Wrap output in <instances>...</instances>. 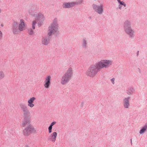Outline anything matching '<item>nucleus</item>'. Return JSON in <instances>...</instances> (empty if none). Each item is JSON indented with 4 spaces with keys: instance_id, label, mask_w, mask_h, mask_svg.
<instances>
[{
    "instance_id": "nucleus-1",
    "label": "nucleus",
    "mask_w": 147,
    "mask_h": 147,
    "mask_svg": "<svg viewBox=\"0 0 147 147\" xmlns=\"http://www.w3.org/2000/svg\"><path fill=\"white\" fill-rule=\"evenodd\" d=\"M131 22L129 20H126L124 22L123 27L125 34L130 38L133 39L135 37V31L131 27Z\"/></svg>"
},
{
    "instance_id": "nucleus-2",
    "label": "nucleus",
    "mask_w": 147,
    "mask_h": 147,
    "mask_svg": "<svg viewBox=\"0 0 147 147\" xmlns=\"http://www.w3.org/2000/svg\"><path fill=\"white\" fill-rule=\"evenodd\" d=\"M73 75V69L70 67L63 74L61 80V83L62 85L66 84L71 79Z\"/></svg>"
},
{
    "instance_id": "nucleus-3",
    "label": "nucleus",
    "mask_w": 147,
    "mask_h": 147,
    "mask_svg": "<svg viewBox=\"0 0 147 147\" xmlns=\"http://www.w3.org/2000/svg\"><path fill=\"white\" fill-rule=\"evenodd\" d=\"M100 70L96 63L94 64L91 65L90 66L86 71L85 74L88 76L93 78Z\"/></svg>"
},
{
    "instance_id": "nucleus-4",
    "label": "nucleus",
    "mask_w": 147,
    "mask_h": 147,
    "mask_svg": "<svg viewBox=\"0 0 147 147\" xmlns=\"http://www.w3.org/2000/svg\"><path fill=\"white\" fill-rule=\"evenodd\" d=\"M58 27L57 20L55 18L48 28L47 30L48 36H51L57 33L58 30Z\"/></svg>"
},
{
    "instance_id": "nucleus-5",
    "label": "nucleus",
    "mask_w": 147,
    "mask_h": 147,
    "mask_svg": "<svg viewBox=\"0 0 147 147\" xmlns=\"http://www.w3.org/2000/svg\"><path fill=\"white\" fill-rule=\"evenodd\" d=\"M100 70L102 69H108L113 64V61L111 60L105 59L102 60L96 63Z\"/></svg>"
},
{
    "instance_id": "nucleus-6",
    "label": "nucleus",
    "mask_w": 147,
    "mask_h": 147,
    "mask_svg": "<svg viewBox=\"0 0 147 147\" xmlns=\"http://www.w3.org/2000/svg\"><path fill=\"white\" fill-rule=\"evenodd\" d=\"M33 16L35 18L36 20L38 21V26H40L42 24L45 20V17L43 14L39 13L38 14H36Z\"/></svg>"
},
{
    "instance_id": "nucleus-7",
    "label": "nucleus",
    "mask_w": 147,
    "mask_h": 147,
    "mask_svg": "<svg viewBox=\"0 0 147 147\" xmlns=\"http://www.w3.org/2000/svg\"><path fill=\"white\" fill-rule=\"evenodd\" d=\"M36 130L32 125H29L23 131V134L25 136H28L31 133H35Z\"/></svg>"
},
{
    "instance_id": "nucleus-8",
    "label": "nucleus",
    "mask_w": 147,
    "mask_h": 147,
    "mask_svg": "<svg viewBox=\"0 0 147 147\" xmlns=\"http://www.w3.org/2000/svg\"><path fill=\"white\" fill-rule=\"evenodd\" d=\"M92 7L94 11L99 15H102L104 12V6L103 5H98L93 4Z\"/></svg>"
},
{
    "instance_id": "nucleus-9",
    "label": "nucleus",
    "mask_w": 147,
    "mask_h": 147,
    "mask_svg": "<svg viewBox=\"0 0 147 147\" xmlns=\"http://www.w3.org/2000/svg\"><path fill=\"white\" fill-rule=\"evenodd\" d=\"M131 99V97L128 96L125 97L123 99V105L125 109H128L130 106V100Z\"/></svg>"
},
{
    "instance_id": "nucleus-10",
    "label": "nucleus",
    "mask_w": 147,
    "mask_h": 147,
    "mask_svg": "<svg viewBox=\"0 0 147 147\" xmlns=\"http://www.w3.org/2000/svg\"><path fill=\"white\" fill-rule=\"evenodd\" d=\"M20 106L23 113L24 115L27 117L29 113V111L27 106L23 103H21L19 105Z\"/></svg>"
},
{
    "instance_id": "nucleus-11",
    "label": "nucleus",
    "mask_w": 147,
    "mask_h": 147,
    "mask_svg": "<svg viewBox=\"0 0 147 147\" xmlns=\"http://www.w3.org/2000/svg\"><path fill=\"white\" fill-rule=\"evenodd\" d=\"M12 29L14 34H18L19 32L18 24L17 22L14 21L12 23Z\"/></svg>"
},
{
    "instance_id": "nucleus-12",
    "label": "nucleus",
    "mask_w": 147,
    "mask_h": 147,
    "mask_svg": "<svg viewBox=\"0 0 147 147\" xmlns=\"http://www.w3.org/2000/svg\"><path fill=\"white\" fill-rule=\"evenodd\" d=\"M51 38L50 36H45L42 37L41 41L42 45H47L50 43Z\"/></svg>"
},
{
    "instance_id": "nucleus-13",
    "label": "nucleus",
    "mask_w": 147,
    "mask_h": 147,
    "mask_svg": "<svg viewBox=\"0 0 147 147\" xmlns=\"http://www.w3.org/2000/svg\"><path fill=\"white\" fill-rule=\"evenodd\" d=\"M18 29L19 31H22L24 30L26 26V24L24 22V21L22 19L20 20V23L18 25Z\"/></svg>"
},
{
    "instance_id": "nucleus-14",
    "label": "nucleus",
    "mask_w": 147,
    "mask_h": 147,
    "mask_svg": "<svg viewBox=\"0 0 147 147\" xmlns=\"http://www.w3.org/2000/svg\"><path fill=\"white\" fill-rule=\"evenodd\" d=\"M51 77L50 76H49L46 77L45 80L44 81L45 84L44 86L46 88H49L51 85Z\"/></svg>"
},
{
    "instance_id": "nucleus-15",
    "label": "nucleus",
    "mask_w": 147,
    "mask_h": 147,
    "mask_svg": "<svg viewBox=\"0 0 147 147\" xmlns=\"http://www.w3.org/2000/svg\"><path fill=\"white\" fill-rule=\"evenodd\" d=\"M63 7L64 8H69L74 6V2H65L63 4Z\"/></svg>"
},
{
    "instance_id": "nucleus-16",
    "label": "nucleus",
    "mask_w": 147,
    "mask_h": 147,
    "mask_svg": "<svg viewBox=\"0 0 147 147\" xmlns=\"http://www.w3.org/2000/svg\"><path fill=\"white\" fill-rule=\"evenodd\" d=\"M36 9V8L34 6L30 7L28 9V12L30 15L34 16L36 14L35 11Z\"/></svg>"
},
{
    "instance_id": "nucleus-17",
    "label": "nucleus",
    "mask_w": 147,
    "mask_h": 147,
    "mask_svg": "<svg viewBox=\"0 0 147 147\" xmlns=\"http://www.w3.org/2000/svg\"><path fill=\"white\" fill-rule=\"evenodd\" d=\"M135 90L132 87L129 88L126 90V93L129 95H132L134 93Z\"/></svg>"
},
{
    "instance_id": "nucleus-18",
    "label": "nucleus",
    "mask_w": 147,
    "mask_h": 147,
    "mask_svg": "<svg viewBox=\"0 0 147 147\" xmlns=\"http://www.w3.org/2000/svg\"><path fill=\"white\" fill-rule=\"evenodd\" d=\"M30 123V119L26 117L24 118V121H23L22 124V126L24 127L26 125L29 124Z\"/></svg>"
},
{
    "instance_id": "nucleus-19",
    "label": "nucleus",
    "mask_w": 147,
    "mask_h": 147,
    "mask_svg": "<svg viewBox=\"0 0 147 147\" xmlns=\"http://www.w3.org/2000/svg\"><path fill=\"white\" fill-rule=\"evenodd\" d=\"M57 133L56 132H54L51 134L50 135V137L51 141L54 142L56 140L57 136Z\"/></svg>"
},
{
    "instance_id": "nucleus-20",
    "label": "nucleus",
    "mask_w": 147,
    "mask_h": 147,
    "mask_svg": "<svg viewBox=\"0 0 147 147\" xmlns=\"http://www.w3.org/2000/svg\"><path fill=\"white\" fill-rule=\"evenodd\" d=\"M146 129V126L145 123L144 125L142 127L140 131L139 132V133L140 134H142L144 133L145 132Z\"/></svg>"
},
{
    "instance_id": "nucleus-21",
    "label": "nucleus",
    "mask_w": 147,
    "mask_h": 147,
    "mask_svg": "<svg viewBox=\"0 0 147 147\" xmlns=\"http://www.w3.org/2000/svg\"><path fill=\"white\" fill-rule=\"evenodd\" d=\"M87 40L86 38L83 39L82 42V46L84 48H86L87 47Z\"/></svg>"
},
{
    "instance_id": "nucleus-22",
    "label": "nucleus",
    "mask_w": 147,
    "mask_h": 147,
    "mask_svg": "<svg viewBox=\"0 0 147 147\" xmlns=\"http://www.w3.org/2000/svg\"><path fill=\"white\" fill-rule=\"evenodd\" d=\"M83 0H79L78 1L74 2V6L77 5H80L83 2Z\"/></svg>"
},
{
    "instance_id": "nucleus-23",
    "label": "nucleus",
    "mask_w": 147,
    "mask_h": 147,
    "mask_svg": "<svg viewBox=\"0 0 147 147\" xmlns=\"http://www.w3.org/2000/svg\"><path fill=\"white\" fill-rule=\"evenodd\" d=\"M5 76L4 72L2 71H0V80L3 79Z\"/></svg>"
},
{
    "instance_id": "nucleus-24",
    "label": "nucleus",
    "mask_w": 147,
    "mask_h": 147,
    "mask_svg": "<svg viewBox=\"0 0 147 147\" xmlns=\"http://www.w3.org/2000/svg\"><path fill=\"white\" fill-rule=\"evenodd\" d=\"M36 98L34 97H32L30 98L28 100V102L33 103L34 100H36Z\"/></svg>"
},
{
    "instance_id": "nucleus-25",
    "label": "nucleus",
    "mask_w": 147,
    "mask_h": 147,
    "mask_svg": "<svg viewBox=\"0 0 147 147\" xmlns=\"http://www.w3.org/2000/svg\"><path fill=\"white\" fill-rule=\"evenodd\" d=\"M37 23L36 21V20H34L32 22V28L33 30L35 29V26Z\"/></svg>"
},
{
    "instance_id": "nucleus-26",
    "label": "nucleus",
    "mask_w": 147,
    "mask_h": 147,
    "mask_svg": "<svg viewBox=\"0 0 147 147\" xmlns=\"http://www.w3.org/2000/svg\"><path fill=\"white\" fill-rule=\"evenodd\" d=\"M28 34L30 35H32L34 34L33 30L32 28H29L28 30Z\"/></svg>"
},
{
    "instance_id": "nucleus-27",
    "label": "nucleus",
    "mask_w": 147,
    "mask_h": 147,
    "mask_svg": "<svg viewBox=\"0 0 147 147\" xmlns=\"http://www.w3.org/2000/svg\"><path fill=\"white\" fill-rule=\"evenodd\" d=\"M28 103V106L30 108H32L34 106V105L33 103L30 102Z\"/></svg>"
},
{
    "instance_id": "nucleus-28",
    "label": "nucleus",
    "mask_w": 147,
    "mask_h": 147,
    "mask_svg": "<svg viewBox=\"0 0 147 147\" xmlns=\"http://www.w3.org/2000/svg\"><path fill=\"white\" fill-rule=\"evenodd\" d=\"M120 5H123L125 7L126 6V4L125 2L123 1H120L118 2Z\"/></svg>"
},
{
    "instance_id": "nucleus-29",
    "label": "nucleus",
    "mask_w": 147,
    "mask_h": 147,
    "mask_svg": "<svg viewBox=\"0 0 147 147\" xmlns=\"http://www.w3.org/2000/svg\"><path fill=\"white\" fill-rule=\"evenodd\" d=\"M115 78H112L110 80L111 82H112V84L114 85L115 84Z\"/></svg>"
},
{
    "instance_id": "nucleus-30",
    "label": "nucleus",
    "mask_w": 147,
    "mask_h": 147,
    "mask_svg": "<svg viewBox=\"0 0 147 147\" xmlns=\"http://www.w3.org/2000/svg\"><path fill=\"white\" fill-rule=\"evenodd\" d=\"M56 123V122L55 121H53V122H52L51 124V125H50L51 126H53Z\"/></svg>"
},
{
    "instance_id": "nucleus-31",
    "label": "nucleus",
    "mask_w": 147,
    "mask_h": 147,
    "mask_svg": "<svg viewBox=\"0 0 147 147\" xmlns=\"http://www.w3.org/2000/svg\"><path fill=\"white\" fill-rule=\"evenodd\" d=\"M2 33L1 31H0V39H1V38L2 37Z\"/></svg>"
},
{
    "instance_id": "nucleus-32",
    "label": "nucleus",
    "mask_w": 147,
    "mask_h": 147,
    "mask_svg": "<svg viewBox=\"0 0 147 147\" xmlns=\"http://www.w3.org/2000/svg\"><path fill=\"white\" fill-rule=\"evenodd\" d=\"M52 126H51L50 125L48 128V129H50L51 130H52Z\"/></svg>"
},
{
    "instance_id": "nucleus-33",
    "label": "nucleus",
    "mask_w": 147,
    "mask_h": 147,
    "mask_svg": "<svg viewBox=\"0 0 147 147\" xmlns=\"http://www.w3.org/2000/svg\"><path fill=\"white\" fill-rule=\"evenodd\" d=\"M119 8L120 9H121V5H119Z\"/></svg>"
},
{
    "instance_id": "nucleus-34",
    "label": "nucleus",
    "mask_w": 147,
    "mask_h": 147,
    "mask_svg": "<svg viewBox=\"0 0 147 147\" xmlns=\"http://www.w3.org/2000/svg\"><path fill=\"white\" fill-rule=\"evenodd\" d=\"M49 130V133H50L52 132V130H51L50 129H48Z\"/></svg>"
},
{
    "instance_id": "nucleus-35",
    "label": "nucleus",
    "mask_w": 147,
    "mask_h": 147,
    "mask_svg": "<svg viewBox=\"0 0 147 147\" xmlns=\"http://www.w3.org/2000/svg\"><path fill=\"white\" fill-rule=\"evenodd\" d=\"M83 104H84L83 102H82L81 104V106H82V107H83Z\"/></svg>"
},
{
    "instance_id": "nucleus-36",
    "label": "nucleus",
    "mask_w": 147,
    "mask_h": 147,
    "mask_svg": "<svg viewBox=\"0 0 147 147\" xmlns=\"http://www.w3.org/2000/svg\"><path fill=\"white\" fill-rule=\"evenodd\" d=\"M138 55H139V51H137V56H138Z\"/></svg>"
},
{
    "instance_id": "nucleus-37",
    "label": "nucleus",
    "mask_w": 147,
    "mask_h": 147,
    "mask_svg": "<svg viewBox=\"0 0 147 147\" xmlns=\"http://www.w3.org/2000/svg\"><path fill=\"white\" fill-rule=\"evenodd\" d=\"M146 128L147 129V122L146 123Z\"/></svg>"
},
{
    "instance_id": "nucleus-38",
    "label": "nucleus",
    "mask_w": 147,
    "mask_h": 147,
    "mask_svg": "<svg viewBox=\"0 0 147 147\" xmlns=\"http://www.w3.org/2000/svg\"><path fill=\"white\" fill-rule=\"evenodd\" d=\"M120 1V0H117V1H118V2L119 1Z\"/></svg>"
},
{
    "instance_id": "nucleus-39",
    "label": "nucleus",
    "mask_w": 147,
    "mask_h": 147,
    "mask_svg": "<svg viewBox=\"0 0 147 147\" xmlns=\"http://www.w3.org/2000/svg\"><path fill=\"white\" fill-rule=\"evenodd\" d=\"M1 9H0V13H1Z\"/></svg>"
},
{
    "instance_id": "nucleus-40",
    "label": "nucleus",
    "mask_w": 147,
    "mask_h": 147,
    "mask_svg": "<svg viewBox=\"0 0 147 147\" xmlns=\"http://www.w3.org/2000/svg\"><path fill=\"white\" fill-rule=\"evenodd\" d=\"M1 26H2V27H3V26L2 24V25H1Z\"/></svg>"
}]
</instances>
